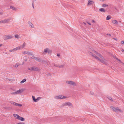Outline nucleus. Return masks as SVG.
<instances>
[{
    "label": "nucleus",
    "instance_id": "obj_1",
    "mask_svg": "<svg viewBox=\"0 0 124 124\" xmlns=\"http://www.w3.org/2000/svg\"><path fill=\"white\" fill-rule=\"evenodd\" d=\"M25 43L24 42L22 46H20L18 47L15 48L13 49L9 50V51L10 52H15L19 49H22L24 47L25 45Z\"/></svg>",
    "mask_w": 124,
    "mask_h": 124
},
{
    "label": "nucleus",
    "instance_id": "obj_2",
    "mask_svg": "<svg viewBox=\"0 0 124 124\" xmlns=\"http://www.w3.org/2000/svg\"><path fill=\"white\" fill-rule=\"evenodd\" d=\"M28 69L29 70L34 71H40V69L36 66H33L31 68H29Z\"/></svg>",
    "mask_w": 124,
    "mask_h": 124
},
{
    "label": "nucleus",
    "instance_id": "obj_3",
    "mask_svg": "<svg viewBox=\"0 0 124 124\" xmlns=\"http://www.w3.org/2000/svg\"><path fill=\"white\" fill-rule=\"evenodd\" d=\"M10 19H5L4 20H2L0 21V23H5L9 22L10 21Z\"/></svg>",
    "mask_w": 124,
    "mask_h": 124
},
{
    "label": "nucleus",
    "instance_id": "obj_4",
    "mask_svg": "<svg viewBox=\"0 0 124 124\" xmlns=\"http://www.w3.org/2000/svg\"><path fill=\"white\" fill-rule=\"evenodd\" d=\"M67 105L69 106H72V104L69 102H66L62 104V106H66Z\"/></svg>",
    "mask_w": 124,
    "mask_h": 124
},
{
    "label": "nucleus",
    "instance_id": "obj_5",
    "mask_svg": "<svg viewBox=\"0 0 124 124\" xmlns=\"http://www.w3.org/2000/svg\"><path fill=\"white\" fill-rule=\"evenodd\" d=\"M66 83L70 85L76 86V84L75 82L71 81H67L66 82Z\"/></svg>",
    "mask_w": 124,
    "mask_h": 124
},
{
    "label": "nucleus",
    "instance_id": "obj_6",
    "mask_svg": "<svg viewBox=\"0 0 124 124\" xmlns=\"http://www.w3.org/2000/svg\"><path fill=\"white\" fill-rule=\"evenodd\" d=\"M89 54L91 55H92L96 59H98V57H97L95 54H93L92 52H89Z\"/></svg>",
    "mask_w": 124,
    "mask_h": 124
},
{
    "label": "nucleus",
    "instance_id": "obj_7",
    "mask_svg": "<svg viewBox=\"0 0 124 124\" xmlns=\"http://www.w3.org/2000/svg\"><path fill=\"white\" fill-rule=\"evenodd\" d=\"M94 3V1L93 0H89L88 1V3L87 4V6H89V5H91L93 4Z\"/></svg>",
    "mask_w": 124,
    "mask_h": 124
},
{
    "label": "nucleus",
    "instance_id": "obj_8",
    "mask_svg": "<svg viewBox=\"0 0 124 124\" xmlns=\"http://www.w3.org/2000/svg\"><path fill=\"white\" fill-rule=\"evenodd\" d=\"M112 23L113 24L115 25H117L118 24V21L116 20H113L112 21Z\"/></svg>",
    "mask_w": 124,
    "mask_h": 124
},
{
    "label": "nucleus",
    "instance_id": "obj_9",
    "mask_svg": "<svg viewBox=\"0 0 124 124\" xmlns=\"http://www.w3.org/2000/svg\"><path fill=\"white\" fill-rule=\"evenodd\" d=\"M24 54H28V55H32V53H30L27 51H24L23 52Z\"/></svg>",
    "mask_w": 124,
    "mask_h": 124
},
{
    "label": "nucleus",
    "instance_id": "obj_10",
    "mask_svg": "<svg viewBox=\"0 0 124 124\" xmlns=\"http://www.w3.org/2000/svg\"><path fill=\"white\" fill-rule=\"evenodd\" d=\"M59 99H65L67 98V97L63 95H59L58 96Z\"/></svg>",
    "mask_w": 124,
    "mask_h": 124
},
{
    "label": "nucleus",
    "instance_id": "obj_11",
    "mask_svg": "<svg viewBox=\"0 0 124 124\" xmlns=\"http://www.w3.org/2000/svg\"><path fill=\"white\" fill-rule=\"evenodd\" d=\"M23 91V89H20L18 91L16 92V94H20L22 93Z\"/></svg>",
    "mask_w": 124,
    "mask_h": 124
},
{
    "label": "nucleus",
    "instance_id": "obj_12",
    "mask_svg": "<svg viewBox=\"0 0 124 124\" xmlns=\"http://www.w3.org/2000/svg\"><path fill=\"white\" fill-rule=\"evenodd\" d=\"M23 91V89H20L18 91L16 92V94H20L22 93Z\"/></svg>",
    "mask_w": 124,
    "mask_h": 124
},
{
    "label": "nucleus",
    "instance_id": "obj_13",
    "mask_svg": "<svg viewBox=\"0 0 124 124\" xmlns=\"http://www.w3.org/2000/svg\"><path fill=\"white\" fill-rule=\"evenodd\" d=\"M28 23L29 24V25L30 26V27L32 28H33L34 26H33V25L32 24L31 22L29 21L28 22Z\"/></svg>",
    "mask_w": 124,
    "mask_h": 124
},
{
    "label": "nucleus",
    "instance_id": "obj_14",
    "mask_svg": "<svg viewBox=\"0 0 124 124\" xmlns=\"http://www.w3.org/2000/svg\"><path fill=\"white\" fill-rule=\"evenodd\" d=\"M44 51L46 53H49L50 52V51L48 49V48H46L44 49Z\"/></svg>",
    "mask_w": 124,
    "mask_h": 124
},
{
    "label": "nucleus",
    "instance_id": "obj_15",
    "mask_svg": "<svg viewBox=\"0 0 124 124\" xmlns=\"http://www.w3.org/2000/svg\"><path fill=\"white\" fill-rule=\"evenodd\" d=\"M113 111H121V110L119 109L117 107H116V108H114V109H113Z\"/></svg>",
    "mask_w": 124,
    "mask_h": 124
},
{
    "label": "nucleus",
    "instance_id": "obj_16",
    "mask_svg": "<svg viewBox=\"0 0 124 124\" xmlns=\"http://www.w3.org/2000/svg\"><path fill=\"white\" fill-rule=\"evenodd\" d=\"M98 59L102 63H103L104 64H105L106 63V62L104 60H102L100 58H98Z\"/></svg>",
    "mask_w": 124,
    "mask_h": 124
},
{
    "label": "nucleus",
    "instance_id": "obj_17",
    "mask_svg": "<svg viewBox=\"0 0 124 124\" xmlns=\"http://www.w3.org/2000/svg\"><path fill=\"white\" fill-rule=\"evenodd\" d=\"M36 59V60L37 61H38L39 62H43V61L39 58L37 57Z\"/></svg>",
    "mask_w": 124,
    "mask_h": 124
},
{
    "label": "nucleus",
    "instance_id": "obj_18",
    "mask_svg": "<svg viewBox=\"0 0 124 124\" xmlns=\"http://www.w3.org/2000/svg\"><path fill=\"white\" fill-rule=\"evenodd\" d=\"M18 117H19V118H18V119L22 121H24L25 119L24 118L21 117L20 116H18Z\"/></svg>",
    "mask_w": 124,
    "mask_h": 124
},
{
    "label": "nucleus",
    "instance_id": "obj_19",
    "mask_svg": "<svg viewBox=\"0 0 124 124\" xmlns=\"http://www.w3.org/2000/svg\"><path fill=\"white\" fill-rule=\"evenodd\" d=\"M13 116L16 119H18V118H19V117H18L20 116L17 114H13Z\"/></svg>",
    "mask_w": 124,
    "mask_h": 124
},
{
    "label": "nucleus",
    "instance_id": "obj_20",
    "mask_svg": "<svg viewBox=\"0 0 124 124\" xmlns=\"http://www.w3.org/2000/svg\"><path fill=\"white\" fill-rule=\"evenodd\" d=\"M10 8L12 9L15 11H16L17 10L16 8L14 6H10Z\"/></svg>",
    "mask_w": 124,
    "mask_h": 124
},
{
    "label": "nucleus",
    "instance_id": "obj_21",
    "mask_svg": "<svg viewBox=\"0 0 124 124\" xmlns=\"http://www.w3.org/2000/svg\"><path fill=\"white\" fill-rule=\"evenodd\" d=\"M8 39H12L13 38V36L11 35H7Z\"/></svg>",
    "mask_w": 124,
    "mask_h": 124
},
{
    "label": "nucleus",
    "instance_id": "obj_22",
    "mask_svg": "<svg viewBox=\"0 0 124 124\" xmlns=\"http://www.w3.org/2000/svg\"><path fill=\"white\" fill-rule=\"evenodd\" d=\"M99 10L101 12H105L106 11L103 8H101L99 9Z\"/></svg>",
    "mask_w": 124,
    "mask_h": 124
},
{
    "label": "nucleus",
    "instance_id": "obj_23",
    "mask_svg": "<svg viewBox=\"0 0 124 124\" xmlns=\"http://www.w3.org/2000/svg\"><path fill=\"white\" fill-rule=\"evenodd\" d=\"M3 39L5 40L8 39L7 37V35H4L3 37Z\"/></svg>",
    "mask_w": 124,
    "mask_h": 124
},
{
    "label": "nucleus",
    "instance_id": "obj_24",
    "mask_svg": "<svg viewBox=\"0 0 124 124\" xmlns=\"http://www.w3.org/2000/svg\"><path fill=\"white\" fill-rule=\"evenodd\" d=\"M32 98L33 99V101H34L35 102H37V100L35 99V97L34 96H32Z\"/></svg>",
    "mask_w": 124,
    "mask_h": 124
},
{
    "label": "nucleus",
    "instance_id": "obj_25",
    "mask_svg": "<svg viewBox=\"0 0 124 124\" xmlns=\"http://www.w3.org/2000/svg\"><path fill=\"white\" fill-rule=\"evenodd\" d=\"M102 7H106L108 6V5L106 4H103L102 5Z\"/></svg>",
    "mask_w": 124,
    "mask_h": 124
},
{
    "label": "nucleus",
    "instance_id": "obj_26",
    "mask_svg": "<svg viewBox=\"0 0 124 124\" xmlns=\"http://www.w3.org/2000/svg\"><path fill=\"white\" fill-rule=\"evenodd\" d=\"M97 55L98 56H99L100 57H101V58H103V56H102L99 53H97Z\"/></svg>",
    "mask_w": 124,
    "mask_h": 124
},
{
    "label": "nucleus",
    "instance_id": "obj_27",
    "mask_svg": "<svg viewBox=\"0 0 124 124\" xmlns=\"http://www.w3.org/2000/svg\"><path fill=\"white\" fill-rule=\"evenodd\" d=\"M111 18V17L109 16H107L106 18V19L107 20H109Z\"/></svg>",
    "mask_w": 124,
    "mask_h": 124
},
{
    "label": "nucleus",
    "instance_id": "obj_28",
    "mask_svg": "<svg viewBox=\"0 0 124 124\" xmlns=\"http://www.w3.org/2000/svg\"><path fill=\"white\" fill-rule=\"evenodd\" d=\"M26 79H24L23 80L21 81V83H22L25 82L26 81Z\"/></svg>",
    "mask_w": 124,
    "mask_h": 124
},
{
    "label": "nucleus",
    "instance_id": "obj_29",
    "mask_svg": "<svg viewBox=\"0 0 124 124\" xmlns=\"http://www.w3.org/2000/svg\"><path fill=\"white\" fill-rule=\"evenodd\" d=\"M111 101H113L112 99V98L110 96H108V98Z\"/></svg>",
    "mask_w": 124,
    "mask_h": 124
},
{
    "label": "nucleus",
    "instance_id": "obj_30",
    "mask_svg": "<svg viewBox=\"0 0 124 124\" xmlns=\"http://www.w3.org/2000/svg\"><path fill=\"white\" fill-rule=\"evenodd\" d=\"M15 37L17 39H18L19 38V36L17 34H16L15 35Z\"/></svg>",
    "mask_w": 124,
    "mask_h": 124
},
{
    "label": "nucleus",
    "instance_id": "obj_31",
    "mask_svg": "<svg viewBox=\"0 0 124 124\" xmlns=\"http://www.w3.org/2000/svg\"><path fill=\"white\" fill-rule=\"evenodd\" d=\"M16 105L17 106L21 107L22 106V105L21 104H19L18 103H16Z\"/></svg>",
    "mask_w": 124,
    "mask_h": 124
},
{
    "label": "nucleus",
    "instance_id": "obj_32",
    "mask_svg": "<svg viewBox=\"0 0 124 124\" xmlns=\"http://www.w3.org/2000/svg\"><path fill=\"white\" fill-rule=\"evenodd\" d=\"M11 103L13 105H16V103L14 102L13 101H11Z\"/></svg>",
    "mask_w": 124,
    "mask_h": 124
},
{
    "label": "nucleus",
    "instance_id": "obj_33",
    "mask_svg": "<svg viewBox=\"0 0 124 124\" xmlns=\"http://www.w3.org/2000/svg\"><path fill=\"white\" fill-rule=\"evenodd\" d=\"M32 5L34 9V1H33L32 2Z\"/></svg>",
    "mask_w": 124,
    "mask_h": 124
},
{
    "label": "nucleus",
    "instance_id": "obj_34",
    "mask_svg": "<svg viewBox=\"0 0 124 124\" xmlns=\"http://www.w3.org/2000/svg\"><path fill=\"white\" fill-rule=\"evenodd\" d=\"M115 59H116V60H117L118 61L120 62L121 63H122L121 61L120 60H119V59L116 57H115Z\"/></svg>",
    "mask_w": 124,
    "mask_h": 124
},
{
    "label": "nucleus",
    "instance_id": "obj_35",
    "mask_svg": "<svg viewBox=\"0 0 124 124\" xmlns=\"http://www.w3.org/2000/svg\"><path fill=\"white\" fill-rule=\"evenodd\" d=\"M64 67V65H59V67L60 68H62Z\"/></svg>",
    "mask_w": 124,
    "mask_h": 124
},
{
    "label": "nucleus",
    "instance_id": "obj_36",
    "mask_svg": "<svg viewBox=\"0 0 124 124\" xmlns=\"http://www.w3.org/2000/svg\"><path fill=\"white\" fill-rule=\"evenodd\" d=\"M37 57H35V56H32L31 57V58H32L33 59H35V60H36V59Z\"/></svg>",
    "mask_w": 124,
    "mask_h": 124
},
{
    "label": "nucleus",
    "instance_id": "obj_37",
    "mask_svg": "<svg viewBox=\"0 0 124 124\" xmlns=\"http://www.w3.org/2000/svg\"><path fill=\"white\" fill-rule=\"evenodd\" d=\"M11 94H16V92H13V93H11Z\"/></svg>",
    "mask_w": 124,
    "mask_h": 124
},
{
    "label": "nucleus",
    "instance_id": "obj_38",
    "mask_svg": "<svg viewBox=\"0 0 124 124\" xmlns=\"http://www.w3.org/2000/svg\"><path fill=\"white\" fill-rule=\"evenodd\" d=\"M110 108H111L113 110V109H114V107H113V106H110Z\"/></svg>",
    "mask_w": 124,
    "mask_h": 124
},
{
    "label": "nucleus",
    "instance_id": "obj_39",
    "mask_svg": "<svg viewBox=\"0 0 124 124\" xmlns=\"http://www.w3.org/2000/svg\"><path fill=\"white\" fill-rule=\"evenodd\" d=\"M41 98L40 97H38L37 98V99H36V100H37V102Z\"/></svg>",
    "mask_w": 124,
    "mask_h": 124
},
{
    "label": "nucleus",
    "instance_id": "obj_40",
    "mask_svg": "<svg viewBox=\"0 0 124 124\" xmlns=\"http://www.w3.org/2000/svg\"><path fill=\"white\" fill-rule=\"evenodd\" d=\"M90 93L91 95H93L94 94V93L91 91H90Z\"/></svg>",
    "mask_w": 124,
    "mask_h": 124
},
{
    "label": "nucleus",
    "instance_id": "obj_41",
    "mask_svg": "<svg viewBox=\"0 0 124 124\" xmlns=\"http://www.w3.org/2000/svg\"><path fill=\"white\" fill-rule=\"evenodd\" d=\"M55 98L56 99H59V97H58V96H55Z\"/></svg>",
    "mask_w": 124,
    "mask_h": 124
},
{
    "label": "nucleus",
    "instance_id": "obj_42",
    "mask_svg": "<svg viewBox=\"0 0 124 124\" xmlns=\"http://www.w3.org/2000/svg\"><path fill=\"white\" fill-rule=\"evenodd\" d=\"M17 63L16 64L14 65V67H16V68L17 67H18V66L17 65Z\"/></svg>",
    "mask_w": 124,
    "mask_h": 124
},
{
    "label": "nucleus",
    "instance_id": "obj_43",
    "mask_svg": "<svg viewBox=\"0 0 124 124\" xmlns=\"http://www.w3.org/2000/svg\"><path fill=\"white\" fill-rule=\"evenodd\" d=\"M121 43L122 44H124V41H122Z\"/></svg>",
    "mask_w": 124,
    "mask_h": 124
},
{
    "label": "nucleus",
    "instance_id": "obj_44",
    "mask_svg": "<svg viewBox=\"0 0 124 124\" xmlns=\"http://www.w3.org/2000/svg\"><path fill=\"white\" fill-rule=\"evenodd\" d=\"M17 124H24L23 123H19Z\"/></svg>",
    "mask_w": 124,
    "mask_h": 124
},
{
    "label": "nucleus",
    "instance_id": "obj_45",
    "mask_svg": "<svg viewBox=\"0 0 124 124\" xmlns=\"http://www.w3.org/2000/svg\"><path fill=\"white\" fill-rule=\"evenodd\" d=\"M94 53L95 54H96V55L97 54V53H97L96 51H94Z\"/></svg>",
    "mask_w": 124,
    "mask_h": 124
},
{
    "label": "nucleus",
    "instance_id": "obj_46",
    "mask_svg": "<svg viewBox=\"0 0 124 124\" xmlns=\"http://www.w3.org/2000/svg\"><path fill=\"white\" fill-rule=\"evenodd\" d=\"M57 55L59 57V56H60V55L59 54H57Z\"/></svg>",
    "mask_w": 124,
    "mask_h": 124
},
{
    "label": "nucleus",
    "instance_id": "obj_47",
    "mask_svg": "<svg viewBox=\"0 0 124 124\" xmlns=\"http://www.w3.org/2000/svg\"><path fill=\"white\" fill-rule=\"evenodd\" d=\"M8 79V80H9V81H12L13 80L12 79Z\"/></svg>",
    "mask_w": 124,
    "mask_h": 124
},
{
    "label": "nucleus",
    "instance_id": "obj_48",
    "mask_svg": "<svg viewBox=\"0 0 124 124\" xmlns=\"http://www.w3.org/2000/svg\"><path fill=\"white\" fill-rule=\"evenodd\" d=\"M59 65H58L56 64V65H55V67H59Z\"/></svg>",
    "mask_w": 124,
    "mask_h": 124
},
{
    "label": "nucleus",
    "instance_id": "obj_49",
    "mask_svg": "<svg viewBox=\"0 0 124 124\" xmlns=\"http://www.w3.org/2000/svg\"><path fill=\"white\" fill-rule=\"evenodd\" d=\"M3 13L2 12H0V15H3Z\"/></svg>",
    "mask_w": 124,
    "mask_h": 124
},
{
    "label": "nucleus",
    "instance_id": "obj_50",
    "mask_svg": "<svg viewBox=\"0 0 124 124\" xmlns=\"http://www.w3.org/2000/svg\"><path fill=\"white\" fill-rule=\"evenodd\" d=\"M92 22L93 23H95V21L94 20H92Z\"/></svg>",
    "mask_w": 124,
    "mask_h": 124
},
{
    "label": "nucleus",
    "instance_id": "obj_51",
    "mask_svg": "<svg viewBox=\"0 0 124 124\" xmlns=\"http://www.w3.org/2000/svg\"><path fill=\"white\" fill-rule=\"evenodd\" d=\"M87 23L89 25H91V24L87 22Z\"/></svg>",
    "mask_w": 124,
    "mask_h": 124
},
{
    "label": "nucleus",
    "instance_id": "obj_52",
    "mask_svg": "<svg viewBox=\"0 0 124 124\" xmlns=\"http://www.w3.org/2000/svg\"><path fill=\"white\" fill-rule=\"evenodd\" d=\"M3 46V45L2 44H0V46Z\"/></svg>",
    "mask_w": 124,
    "mask_h": 124
},
{
    "label": "nucleus",
    "instance_id": "obj_53",
    "mask_svg": "<svg viewBox=\"0 0 124 124\" xmlns=\"http://www.w3.org/2000/svg\"><path fill=\"white\" fill-rule=\"evenodd\" d=\"M107 35H109V36H111V35L110 34H108Z\"/></svg>",
    "mask_w": 124,
    "mask_h": 124
},
{
    "label": "nucleus",
    "instance_id": "obj_54",
    "mask_svg": "<svg viewBox=\"0 0 124 124\" xmlns=\"http://www.w3.org/2000/svg\"><path fill=\"white\" fill-rule=\"evenodd\" d=\"M121 51L122 52H123L124 51V49H122L121 50Z\"/></svg>",
    "mask_w": 124,
    "mask_h": 124
},
{
    "label": "nucleus",
    "instance_id": "obj_55",
    "mask_svg": "<svg viewBox=\"0 0 124 124\" xmlns=\"http://www.w3.org/2000/svg\"><path fill=\"white\" fill-rule=\"evenodd\" d=\"M113 39L116 40V39H115V38H113Z\"/></svg>",
    "mask_w": 124,
    "mask_h": 124
},
{
    "label": "nucleus",
    "instance_id": "obj_56",
    "mask_svg": "<svg viewBox=\"0 0 124 124\" xmlns=\"http://www.w3.org/2000/svg\"><path fill=\"white\" fill-rule=\"evenodd\" d=\"M56 64L55 63H54V66H55Z\"/></svg>",
    "mask_w": 124,
    "mask_h": 124
},
{
    "label": "nucleus",
    "instance_id": "obj_57",
    "mask_svg": "<svg viewBox=\"0 0 124 124\" xmlns=\"http://www.w3.org/2000/svg\"><path fill=\"white\" fill-rule=\"evenodd\" d=\"M24 63V62H23L22 65H23Z\"/></svg>",
    "mask_w": 124,
    "mask_h": 124
},
{
    "label": "nucleus",
    "instance_id": "obj_58",
    "mask_svg": "<svg viewBox=\"0 0 124 124\" xmlns=\"http://www.w3.org/2000/svg\"><path fill=\"white\" fill-rule=\"evenodd\" d=\"M84 23V24H85H85H86V23H84H84Z\"/></svg>",
    "mask_w": 124,
    "mask_h": 124
},
{
    "label": "nucleus",
    "instance_id": "obj_59",
    "mask_svg": "<svg viewBox=\"0 0 124 124\" xmlns=\"http://www.w3.org/2000/svg\"><path fill=\"white\" fill-rule=\"evenodd\" d=\"M17 66H18L19 65L18 64H17Z\"/></svg>",
    "mask_w": 124,
    "mask_h": 124
},
{
    "label": "nucleus",
    "instance_id": "obj_60",
    "mask_svg": "<svg viewBox=\"0 0 124 124\" xmlns=\"http://www.w3.org/2000/svg\"><path fill=\"white\" fill-rule=\"evenodd\" d=\"M34 0L35 1V0Z\"/></svg>",
    "mask_w": 124,
    "mask_h": 124
}]
</instances>
